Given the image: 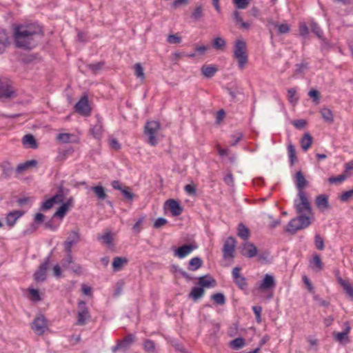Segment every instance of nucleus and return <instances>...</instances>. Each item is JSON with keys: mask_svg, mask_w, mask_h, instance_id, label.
Returning <instances> with one entry per match:
<instances>
[{"mask_svg": "<svg viewBox=\"0 0 353 353\" xmlns=\"http://www.w3.org/2000/svg\"><path fill=\"white\" fill-rule=\"evenodd\" d=\"M198 248L196 243L185 244L174 250V256L183 259Z\"/></svg>", "mask_w": 353, "mask_h": 353, "instance_id": "obj_10", "label": "nucleus"}, {"mask_svg": "<svg viewBox=\"0 0 353 353\" xmlns=\"http://www.w3.org/2000/svg\"><path fill=\"white\" fill-rule=\"evenodd\" d=\"M167 41L171 44H177L181 43V38L177 34H170L168 37Z\"/></svg>", "mask_w": 353, "mask_h": 353, "instance_id": "obj_58", "label": "nucleus"}, {"mask_svg": "<svg viewBox=\"0 0 353 353\" xmlns=\"http://www.w3.org/2000/svg\"><path fill=\"white\" fill-rule=\"evenodd\" d=\"M37 165V161L34 159L27 161L26 162L19 164L15 169V172L17 174H22L24 172L36 167Z\"/></svg>", "mask_w": 353, "mask_h": 353, "instance_id": "obj_19", "label": "nucleus"}, {"mask_svg": "<svg viewBox=\"0 0 353 353\" xmlns=\"http://www.w3.org/2000/svg\"><path fill=\"white\" fill-rule=\"evenodd\" d=\"M236 245V239L232 236H229L225 240L223 247V256L224 259H233L234 257V253Z\"/></svg>", "mask_w": 353, "mask_h": 353, "instance_id": "obj_8", "label": "nucleus"}, {"mask_svg": "<svg viewBox=\"0 0 353 353\" xmlns=\"http://www.w3.org/2000/svg\"><path fill=\"white\" fill-rule=\"evenodd\" d=\"M353 199V188L350 190L344 192L341 196H340V200L341 201H347L349 199Z\"/></svg>", "mask_w": 353, "mask_h": 353, "instance_id": "obj_56", "label": "nucleus"}, {"mask_svg": "<svg viewBox=\"0 0 353 353\" xmlns=\"http://www.w3.org/2000/svg\"><path fill=\"white\" fill-rule=\"evenodd\" d=\"M99 241L103 240L107 245H111L112 242V236L111 232L108 231L104 234L99 235L97 237Z\"/></svg>", "mask_w": 353, "mask_h": 353, "instance_id": "obj_46", "label": "nucleus"}, {"mask_svg": "<svg viewBox=\"0 0 353 353\" xmlns=\"http://www.w3.org/2000/svg\"><path fill=\"white\" fill-rule=\"evenodd\" d=\"M75 111L82 116H88L90 114L91 108L88 104L87 95L83 96L74 105Z\"/></svg>", "mask_w": 353, "mask_h": 353, "instance_id": "obj_9", "label": "nucleus"}, {"mask_svg": "<svg viewBox=\"0 0 353 353\" xmlns=\"http://www.w3.org/2000/svg\"><path fill=\"white\" fill-rule=\"evenodd\" d=\"M207 276H200L199 278V285L201 288H209L212 285V283L215 284L216 281L214 279L210 278V280L206 279Z\"/></svg>", "mask_w": 353, "mask_h": 353, "instance_id": "obj_38", "label": "nucleus"}, {"mask_svg": "<svg viewBox=\"0 0 353 353\" xmlns=\"http://www.w3.org/2000/svg\"><path fill=\"white\" fill-rule=\"evenodd\" d=\"M80 241V235L78 231H72L67 240L64 242V248L66 252H72V247Z\"/></svg>", "mask_w": 353, "mask_h": 353, "instance_id": "obj_12", "label": "nucleus"}, {"mask_svg": "<svg viewBox=\"0 0 353 353\" xmlns=\"http://www.w3.org/2000/svg\"><path fill=\"white\" fill-rule=\"evenodd\" d=\"M203 264L201 259L199 256H195L190 259L188 263V270L195 271L199 269Z\"/></svg>", "mask_w": 353, "mask_h": 353, "instance_id": "obj_29", "label": "nucleus"}, {"mask_svg": "<svg viewBox=\"0 0 353 353\" xmlns=\"http://www.w3.org/2000/svg\"><path fill=\"white\" fill-rule=\"evenodd\" d=\"M72 263L73 261L71 252H67L66 257L63 260V267L65 268H69L70 264Z\"/></svg>", "mask_w": 353, "mask_h": 353, "instance_id": "obj_59", "label": "nucleus"}, {"mask_svg": "<svg viewBox=\"0 0 353 353\" xmlns=\"http://www.w3.org/2000/svg\"><path fill=\"white\" fill-rule=\"evenodd\" d=\"M288 99L290 103L295 105L299 98L296 97V90L294 88L288 89Z\"/></svg>", "mask_w": 353, "mask_h": 353, "instance_id": "obj_40", "label": "nucleus"}, {"mask_svg": "<svg viewBox=\"0 0 353 353\" xmlns=\"http://www.w3.org/2000/svg\"><path fill=\"white\" fill-rule=\"evenodd\" d=\"M295 182H296V188H297V190L299 191L298 194H301V193H305L303 191V189L306 187V185L307 184V181L305 179L303 172L301 170L298 171L296 173V175H295Z\"/></svg>", "mask_w": 353, "mask_h": 353, "instance_id": "obj_17", "label": "nucleus"}, {"mask_svg": "<svg viewBox=\"0 0 353 353\" xmlns=\"http://www.w3.org/2000/svg\"><path fill=\"white\" fill-rule=\"evenodd\" d=\"M203 17V8L201 6H197L192 14L194 19L198 20Z\"/></svg>", "mask_w": 353, "mask_h": 353, "instance_id": "obj_55", "label": "nucleus"}, {"mask_svg": "<svg viewBox=\"0 0 353 353\" xmlns=\"http://www.w3.org/2000/svg\"><path fill=\"white\" fill-rule=\"evenodd\" d=\"M243 134L241 132H236L234 134L231 136V137L234 139V141L231 143V145H236L238 142L243 138Z\"/></svg>", "mask_w": 353, "mask_h": 353, "instance_id": "obj_61", "label": "nucleus"}, {"mask_svg": "<svg viewBox=\"0 0 353 353\" xmlns=\"http://www.w3.org/2000/svg\"><path fill=\"white\" fill-rule=\"evenodd\" d=\"M50 256H48L43 263H42L39 267V269L35 272L34 274V280L38 282L43 281L46 278V271L48 268V265L50 263Z\"/></svg>", "mask_w": 353, "mask_h": 353, "instance_id": "obj_11", "label": "nucleus"}, {"mask_svg": "<svg viewBox=\"0 0 353 353\" xmlns=\"http://www.w3.org/2000/svg\"><path fill=\"white\" fill-rule=\"evenodd\" d=\"M73 199L70 198L65 203H63L54 214V217L63 219L69 209L72 206Z\"/></svg>", "mask_w": 353, "mask_h": 353, "instance_id": "obj_18", "label": "nucleus"}, {"mask_svg": "<svg viewBox=\"0 0 353 353\" xmlns=\"http://www.w3.org/2000/svg\"><path fill=\"white\" fill-rule=\"evenodd\" d=\"M299 200L294 201V207L299 216L292 219L287 225L286 231L295 234L298 230L308 227L310 223V216L312 208L305 193L298 194Z\"/></svg>", "mask_w": 353, "mask_h": 353, "instance_id": "obj_1", "label": "nucleus"}, {"mask_svg": "<svg viewBox=\"0 0 353 353\" xmlns=\"http://www.w3.org/2000/svg\"><path fill=\"white\" fill-rule=\"evenodd\" d=\"M270 23L277 28L279 34H286L290 31V26L287 23L279 24L274 21H271Z\"/></svg>", "mask_w": 353, "mask_h": 353, "instance_id": "obj_37", "label": "nucleus"}, {"mask_svg": "<svg viewBox=\"0 0 353 353\" xmlns=\"http://www.w3.org/2000/svg\"><path fill=\"white\" fill-rule=\"evenodd\" d=\"M121 192L126 199L130 201L133 200L134 194L130 191V188L128 187H124V188L121 190Z\"/></svg>", "mask_w": 353, "mask_h": 353, "instance_id": "obj_54", "label": "nucleus"}, {"mask_svg": "<svg viewBox=\"0 0 353 353\" xmlns=\"http://www.w3.org/2000/svg\"><path fill=\"white\" fill-rule=\"evenodd\" d=\"M14 95L11 81L6 78H0V99H9Z\"/></svg>", "mask_w": 353, "mask_h": 353, "instance_id": "obj_7", "label": "nucleus"}, {"mask_svg": "<svg viewBox=\"0 0 353 353\" xmlns=\"http://www.w3.org/2000/svg\"><path fill=\"white\" fill-rule=\"evenodd\" d=\"M251 0H233L234 4L237 9H245L250 4Z\"/></svg>", "mask_w": 353, "mask_h": 353, "instance_id": "obj_49", "label": "nucleus"}, {"mask_svg": "<svg viewBox=\"0 0 353 353\" xmlns=\"http://www.w3.org/2000/svg\"><path fill=\"white\" fill-rule=\"evenodd\" d=\"M71 134L68 133H61L57 136V140L61 143H69L70 141Z\"/></svg>", "mask_w": 353, "mask_h": 353, "instance_id": "obj_57", "label": "nucleus"}, {"mask_svg": "<svg viewBox=\"0 0 353 353\" xmlns=\"http://www.w3.org/2000/svg\"><path fill=\"white\" fill-rule=\"evenodd\" d=\"M143 348L148 353H154L155 351V344L154 341L146 339L143 342Z\"/></svg>", "mask_w": 353, "mask_h": 353, "instance_id": "obj_45", "label": "nucleus"}, {"mask_svg": "<svg viewBox=\"0 0 353 353\" xmlns=\"http://www.w3.org/2000/svg\"><path fill=\"white\" fill-rule=\"evenodd\" d=\"M29 294H30V299L32 301H41V296H40L39 292L38 290L30 289L29 290Z\"/></svg>", "mask_w": 353, "mask_h": 353, "instance_id": "obj_52", "label": "nucleus"}, {"mask_svg": "<svg viewBox=\"0 0 353 353\" xmlns=\"http://www.w3.org/2000/svg\"><path fill=\"white\" fill-rule=\"evenodd\" d=\"M91 190L99 200H104L107 197L105 189L101 185L93 186L91 188Z\"/></svg>", "mask_w": 353, "mask_h": 353, "instance_id": "obj_33", "label": "nucleus"}, {"mask_svg": "<svg viewBox=\"0 0 353 353\" xmlns=\"http://www.w3.org/2000/svg\"><path fill=\"white\" fill-rule=\"evenodd\" d=\"M312 137L306 132L301 139V146L303 151H307L312 144Z\"/></svg>", "mask_w": 353, "mask_h": 353, "instance_id": "obj_26", "label": "nucleus"}, {"mask_svg": "<svg viewBox=\"0 0 353 353\" xmlns=\"http://www.w3.org/2000/svg\"><path fill=\"white\" fill-rule=\"evenodd\" d=\"M245 345V339L242 337L236 338L230 342V347L232 350H238L243 348Z\"/></svg>", "mask_w": 353, "mask_h": 353, "instance_id": "obj_34", "label": "nucleus"}, {"mask_svg": "<svg viewBox=\"0 0 353 353\" xmlns=\"http://www.w3.org/2000/svg\"><path fill=\"white\" fill-rule=\"evenodd\" d=\"M275 285L274 277L270 274H265L259 285V288L261 290H268L274 288Z\"/></svg>", "mask_w": 353, "mask_h": 353, "instance_id": "obj_21", "label": "nucleus"}, {"mask_svg": "<svg viewBox=\"0 0 353 353\" xmlns=\"http://www.w3.org/2000/svg\"><path fill=\"white\" fill-rule=\"evenodd\" d=\"M310 268L314 272H320L323 269V263L319 254H314L310 262Z\"/></svg>", "mask_w": 353, "mask_h": 353, "instance_id": "obj_25", "label": "nucleus"}, {"mask_svg": "<svg viewBox=\"0 0 353 353\" xmlns=\"http://www.w3.org/2000/svg\"><path fill=\"white\" fill-rule=\"evenodd\" d=\"M23 145L26 148L36 149L38 148L37 141L34 136L31 134H26L22 139Z\"/></svg>", "mask_w": 353, "mask_h": 353, "instance_id": "obj_22", "label": "nucleus"}, {"mask_svg": "<svg viewBox=\"0 0 353 353\" xmlns=\"http://www.w3.org/2000/svg\"><path fill=\"white\" fill-rule=\"evenodd\" d=\"M90 319V314L88 307L84 301H79L78 303V312L77 325H84L86 321Z\"/></svg>", "mask_w": 353, "mask_h": 353, "instance_id": "obj_6", "label": "nucleus"}, {"mask_svg": "<svg viewBox=\"0 0 353 353\" xmlns=\"http://www.w3.org/2000/svg\"><path fill=\"white\" fill-rule=\"evenodd\" d=\"M233 57L236 59L239 68L243 69L248 61L247 46L244 40L241 39L235 41Z\"/></svg>", "mask_w": 353, "mask_h": 353, "instance_id": "obj_3", "label": "nucleus"}, {"mask_svg": "<svg viewBox=\"0 0 353 353\" xmlns=\"http://www.w3.org/2000/svg\"><path fill=\"white\" fill-rule=\"evenodd\" d=\"M216 71L217 68L215 66L204 65L201 67L202 74L207 78L212 77Z\"/></svg>", "mask_w": 353, "mask_h": 353, "instance_id": "obj_32", "label": "nucleus"}, {"mask_svg": "<svg viewBox=\"0 0 353 353\" xmlns=\"http://www.w3.org/2000/svg\"><path fill=\"white\" fill-rule=\"evenodd\" d=\"M37 228H38L37 225L35 223H32L29 225V227L27 229H26L23 231V236L30 235V234H32L33 232H34L37 230Z\"/></svg>", "mask_w": 353, "mask_h": 353, "instance_id": "obj_60", "label": "nucleus"}, {"mask_svg": "<svg viewBox=\"0 0 353 353\" xmlns=\"http://www.w3.org/2000/svg\"><path fill=\"white\" fill-rule=\"evenodd\" d=\"M241 253L246 257L252 258L256 256L258 250L252 243L245 241L242 243Z\"/></svg>", "mask_w": 353, "mask_h": 353, "instance_id": "obj_13", "label": "nucleus"}, {"mask_svg": "<svg viewBox=\"0 0 353 353\" xmlns=\"http://www.w3.org/2000/svg\"><path fill=\"white\" fill-rule=\"evenodd\" d=\"M161 128L159 122L151 121L146 123L145 125V134L148 137V143L151 145H156L158 143L157 134Z\"/></svg>", "mask_w": 353, "mask_h": 353, "instance_id": "obj_4", "label": "nucleus"}, {"mask_svg": "<svg viewBox=\"0 0 353 353\" xmlns=\"http://www.w3.org/2000/svg\"><path fill=\"white\" fill-rule=\"evenodd\" d=\"M128 259L125 257L116 256L114 258L112 261L113 270L117 272L122 268V266L127 264Z\"/></svg>", "mask_w": 353, "mask_h": 353, "instance_id": "obj_28", "label": "nucleus"}, {"mask_svg": "<svg viewBox=\"0 0 353 353\" xmlns=\"http://www.w3.org/2000/svg\"><path fill=\"white\" fill-rule=\"evenodd\" d=\"M211 299L219 305H223L225 303V297L222 293H216L212 295Z\"/></svg>", "mask_w": 353, "mask_h": 353, "instance_id": "obj_47", "label": "nucleus"}, {"mask_svg": "<svg viewBox=\"0 0 353 353\" xmlns=\"http://www.w3.org/2000/svg\"><path fill=\"white\" fill-rule=\"evenodd\" d=\"M292 124L296 128L302 129L306 125L307 122L304 119H298L293 121Z\"/></svg>", "mask_w": 353, "mask_h": 353, "instance_id": "obj_62", "label": "nucleus"}, {"mask_svg": "<svg viewBox=\"0 0 353 353\" xmlns=\"http://www.w3.org/2000/svg\"><path fill=\"white\" fill-rule=\"evenodd\" d=\"M237 230V235L244 241H248V239H249L250 236L249 229L247 227H245L243 223H239Z\"/></svg>", "mask_w": 353, "mask_h": 353, "instance_id": "obj_30", "label": "nucleus"}, {"mask_svg": "<svg viewBox=\"0 0 353 353\" xmlns=\"http://www.w3.org/2000/svg\"><path fill=\"white\" fill-rule=\"evenodd\" d=\"M310 27H311V29L312 30L313 32L315 33V34L319 37V38H321V30L320 29V28L318 26V25L314 23V22H312L311 23V25H310Z\"/></svg>", "mask_w": 353, "mask_h": 353, "instance_id": "obj_64", "label": "nucleus"}, {"mask_svg": "<svg viewBox=\"0 0 353 353\" xmlns=\"http://www.w3.org/2000/svg\"><path fill=\"white\" fill-rule=\"evenodd\" d=\"M103 132V126L101 121L97 123L91 129V133L94 138H99Z\"/></svg>", "mask_w": 353, "mask_h": 353, "instance_id": "obj_42", "label": "nucleus"}, {"mask_svg": "<svg viewBox=\"0 0 353 353\" xmlns=\"http://www.w3.org/2000/svg\"><path fill=\"white\" fill-rule=\"evenodd\" d=\"M53 199V201L54 203H61L63 201V188L61 187L59 188V192L57 194H56L54 196L51 197Z\"/></svg>", "mask_w": 353, "mask_h": 353, "instance_id": "obj_53", "label": "nucleus"}, {"mask_svg": "<svg viewBox=\"0 0 353 353\" xmlns=\"http://www.w3.org/2000/svg\"><path fill=\"white\" fill-rule=\"evenodd\" d=\"M10 45L8 35L3 29H0V53H3Z\"/></svg>", "mask_w": 353, "mask_h": 353, "instance_id": "obj_24", "label": "nucleus"}, {"mask_svg": "<svg viewBox=\"0 0 353 353\" xmlns=\"http://www.w3.org/2000/svg\"><path fill=\"white\" fill-rule=\"evenodd\" d=\"M31 328L36 334L43 335L48 329L46 317L43 314L37 315L31 323Z\"/></svg>", "mask_w": 353, "mask_h": 353, "instance_id": "obj_5", "label": "nucleus"}, {"mask_svg": "<svg viewBox=\"0 0 353 353\" xmlns=\"http://www.w3.org/2000/svg\"><path fill=\"white\" fill-rule=\"evenodd\" d=\"M349 176L350 174L343 173L336 176H331L328 178L327 181L330 184H340L344 181Z\"/></svg>", "mask_w": 353, "mask_h": 353, "instance_id": "obj_35", "label": "nucleus"}, {"mask_svg": "<svg viewBox=\"0 0 353 353\" xmlns=\"http://www.w3.org/2000/svg\"><path fill=\"white\" fill-rule=\"evenodd\" d=\"M23 210H14L9 212L6 217V222L10 227H13L17 221L24 214Z\"/></svg>", "mask_w": 353, "mask_h": 353, "instance_id": "obj_16", "label": "nucleus"}, {"mask_svg": "<svg viewBox=\"0 0 353 353\" xmlns=\"http://www.w3.org/2000/svg\"><path fill=\"white\" fill-rule=\"evenodd\" d=\"M308 95L313 99V101L316 104L319 103L320 100V93L319 91L314 89H312L309 91Z\"/></svg>", "mask_w": 353, "mask_h": 353, "instance_id": "obj_51", "label": "nucleus"}, {"mask_svg": "<svg viewBox=\"0 0 353 353\" xmlns=\"http://www.w3.org/2000/svg\"><path fill=\"white\" fill-rule=\"evenodd\" d=\"M288 156H289L290 165H294V164L296 161L297 159H296V156L295 148L292 143H290L288 145Z\"/></svg>", "mask_w": 353, "mask_h": 353, "instance_id": "obj_36", "label": "nucleus"}, {"mask_svg": "<svg viewBox=\"0 0 353 353\" xmlns=\"http://www.w3.org/2000/svg\"><path fill=\"white\" fill-rule=\"evenodd\" d=\"M134 74L135 76L140 79L141 81L145 79V74L143 72V68L140 63H137L134 66Z\"/></svg>", "mask_w": 353, "mask_h": 353, "instance_id": "obj_41", "label": "nucleus"}, {"mask_svg": "<svg viewBox=\"0 0 353 353\" xmlns=\"http://www.w3.org/2000/svg\"><path fill=\"white\" fill-rule=\"evenodd\" d=\"M42 36L39 26H18L14 30V42L17 47L32 49L37 45L36 37Z\"/></svg>", "mask_w": 353, "mask_h": 353, "instance_id": "obj_2", "label": "nucleus"}, {"mask_svg": "<svg viewBox=\"0 0 353 353\" xmlns=\"http://www.w3.org/2000/svg\"><path fill=\"white\" fill-rule=\"evenodd\" d=\"M167 220L165 218L159 217L156 219V221L154 223V228H160L163 225H165L167 223Z\"/></svg>", "mask_w": 353, "mask_h": 353, "instance_id": "obj_63", "label": "nucleus"}, {"mask_svg": "<svg viewBox=\"0 0 353 353\" xmlns=\"http://www.w3.org/2000/svg\"><path fill=\"white\" fill-rule=\"evenodd\" d=\"M241 268L235 267L232 270V276L235 283L241 288L244 289L247 286L245 278L240 274Z\"/></svg>", "mask_w": 353, "mask_h": 353, "instance_id": "obj_14", "label": "nucleus"}, {"mask_svg": "<svg viewBox=\"0 0 353 353\" xmlns=\"http://www.w3.org/2000/svg\"><path fill=\"white\" fill-rule=\"evenodd\" d=\"M165 205L168 207L172 214L174 216L180 215L183 212V208L179 203L174 199H168L165 201Z\"/></svg>", "mask_w": 353, "mask_h": 353, "instance_id": "obj_15", "label": "nucleus"}, {"mask_svg": "<svg viewBox=\"0 0 353 353\" xmlns=\"http://www.w3.org/2000/svg\"><path fill=\"white\" fill-rule=\"evenodd\" d=\"M53 199H54L50 198L43 202L41 205L40 210L46 211L52 208L54 204Z\"/></svg>", "mask_w": 353, "mask_h": 353, "instance_id": "obj_50", "label": "nucleus"}, {"mask_svg": "<svg viewBox=\"0 0 353 353\" xmlns=\"http://www.w3.org/2000/svg\"><path fill=\"white\" fill-rule=\"evenodd\" d=\"M334 336L335 340L339 343L349 341L348 336L345 334V332H341L334 333Z\"/></svg>", "mask_w": 353, "mask_h": 353, "instance_id": "obj_48", "label": "nucleus"}, {"mask_svg": "<svg viewBox=\"0 0 353 353\" xmlns=\"http://www.w3.org/2000/svg\"><path fill=\"white\" fill-rule=\"evenodd\" d=\"M337 281L343 288L346 294L353 298V286L350 284L348 280L343 279L341 276H337Z\"/></svg>", "mask_w": 353, "mask_h": 353, "instance_id": "obj_20", "label": "nucleus"}, {"mask_svg": "<svg viewBox=\"0 0 353 353\" xmlns=\"http://www.w3.org/2000/svg\"><path fill=\"white\" fill-rule=\"evenodd\" d=\"M0 167L3 171L2 175L5 178H9L14 170L12 164L9 161H3L1 163Z\"/></svg>", "mask_w": 353, "mask_h": 353, "instance_id": "obj_27", "label": "nucleus"}, {"mask_svg": "<svg viewBox=\"0 0 353 353\" xmlns=\"http://www.w3.org/2000/svg\"><path fill=\"white\" fill-rule=\"evenodd\" d=\"M314 245L319 250H323L325 248L324 239L320 235L316 234L314 236Z\"/></svg>", "mask_w": 353, "mask_h": 353, "instance_id": "obj_44", "label": "nucleus"}, {"mask_svg": "<svg viewBox=\"0 0 353 353\" xmlns=\"http://www.w3.org/2000/svg\"><path fill=\"white\" fill-rule=\"evenodd\" d=\"M204 292L205 291L202 288L194 287L189 294V297L192 298L194 301H196L203 296Z\"/></svg>", "mask_w": 353, "mask_h": 353, "instance_id": "obj_31", "label": "nucleus"}, {"mask_svg": "<svg viewBox=\"0 0 353 353\" xmlns=\"http://www.w3.org/2000/svg\"><path fill=\"white\" fill-rule=\"evenodd\" d=\"M226 42L222 37H217L214 41L212 46L216 50H221L225 48Z\"/></svg>", "mask_w": 353, "mask_h": 353, "instance_id": "obj_43", "label": "nucleus"}, {"mask_svg": "<svg viewBox=\"0 0 353 353\" xmlns=\"http://www.w3.org/2000/svg\"><path fill=\"white\" fill-rule=\"evenodd\" d=\"M316 205L321 210L329 208L328 197L325 194H320L316 196L315 200Z\"/></svg>", "mask_w": 353, "mask_h": 353, "instance_id": "obj_23", "label": "nucleus"}, {"mask_svg": "<svg viewBox=\"0 0 353 353\" xmlns=\"http://www.w3.org/2000/svg\"><path fill=\"white\" fill-rule=\"evenodd\" d=\"M321 114L325 121L332 123L333 121V114L332 111L327 108H323L320 111Z\"/></svg>", "mask_w": 353, "mask_h": 353, "instance_id": "obj_39", "label": "nucleus"}]
</instances>
